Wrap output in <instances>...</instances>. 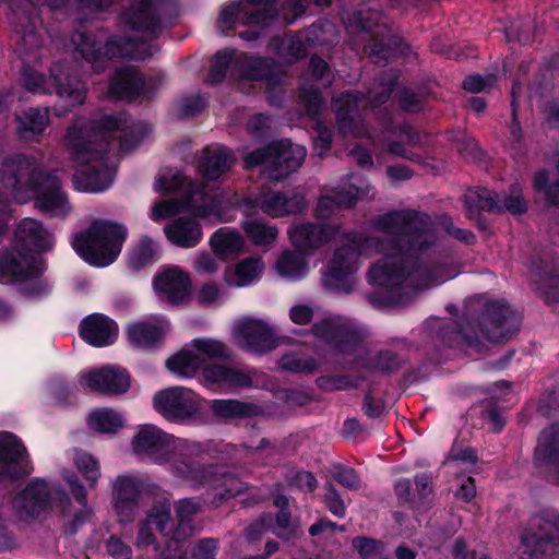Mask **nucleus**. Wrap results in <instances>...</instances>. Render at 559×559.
Masks as SVG:
<instances>
[{"mask_svg":"<svg viewBox=\"0 0 559 559\" xmlns=\"http://www.w3.org/2000/svg\"><path fill=\"white\" fill-rule=\"evenodd\" d=\"M376 225L390 238L379 241L388 253L368 271L369 283L379 288L369 300L381 307L400 306L406 301L404 282L428 274L420 255L432 246L430 217L413 209L392 210L380 215Z\"/></svg>","mask_w":559,"mask_h":559,"instance_id":"nucleus-1","label":"nucleus"},{"mask_svg":"<svg viewBox=\"0 0 559 559\" xmlns=\"http://www.w3.org/2000/svg\"><path fill=\"white\" fill-rule=\"evenodd\" d=\"M521 320L503 299H488L466 308L455 322H443L431 336L437 352L441 348H474L483 352L485 342L501 343L519 332Z\"/></svg>","mask_w":559,"mask_h":559,"instance_id":"nucleus-2","label":"nucleus"},{"mask_svg":"<svg viewBox=\"0 0 559 559\" xmlns=\"http://www.w3.org/2000/svg\"><path fill=\"white\" fill-rule=\"evenodd\" d=\"M200 451L216 462L203 464L192 459L182 460L176 464V472L179 477L188 481L193 488L205 487L216 490L214 502L217 506L247 490L246 484L236 474L227 469V466L235 465L238 462V449L235 444L209 440L200 444Z\"/></svg>","mask_w":559,"mask_h":559,"instance_id":"nucleus-3","label":"nucleus"},{"mask_svg":"<svg viewBox=\"0 0 559 559\" xmlns=\"http://www.w3.org/2000/svg\"><path fill=\"white\" fill-rule=\"evenodd\" d=\"M71 159L79 164L72 175V185L81 192L99 193L109 189L114 181V171L107 165L109 144L105 141L94 147V141L85 138L80 129L70 128L67 133Z\"/></svg>","mask_w":559,"mask_h":559,"instance_id":"nucleus-4","label":"nucleus"},{"mask_svg":"<svg viewBox=\"0 0 559 559\" xmlns=\"http://www.w3.org/2000/svg\"><path fill=\"white\" fill-rule=\"evenodd\" d=\"M127 237L128 229L124 225L108 219H95L85 231L74 236L72 248L90 265L105 267L118 259Z\"/></svg>","mask_w":559,"mask_h":559,"instance_id":"nucleus-5","label":"nucleus"},{"mask_svg":"<svg viewBox=\"0 0 559 559\" xmlns=\"http://www.w3.org/2000/svg\"><path fill=\"white\" fill-rule=\"evenodd\" d=\"M45 271V260L33 250L13 245L0 250V283L20 284L19 290L26 298L48 294L49 285L41 280Z\"/></svg>","mask_w":559,"mask_h":559,"instance_id":"nucleus-6","label":"nucleus"},{"mask_svg":"<svg viewBox=\"0 0 559 559\" xmlns=\"http://www.w3.org/2000/svg\"><path fill=\"white\" fill-rule=\"evenodd\" d=\"M21 74L25 90L31 93L50 94V87L53 88L60 102L53 106L55 115L58 117L66 116L72 108L85 102V83L76 74L64 71L59 66L50 69L49 78L29 66H23Z\"/></svg>","mask_w":559,"mask_h":559,"instance_id":"nucleus-7","label":"nucleus"},{"mask_svg":"<svg viewBox=\"0 0 559 559\" xmlns=\"http://www.w3.org/2000/svg\"><path fill=\"white\" fill-rule=\"evenodd\" d=\"M304 146L293 144L289 140L271 142L249 152L243 157V168L252 171L264 167V174L271 181L280 182L296 171L306 157Z\"/></svg>","mask_w":559,"mask_h":559,"instance_id":"nucleus-8","label":"nucleus"},{"mask_svg":"<svg viewBox=\"0 0 559 559\" xmlns=\"http://www.w3.org/2000/svg\"><path fill=\"white\" fill-rule=\"evenodd\" d=\"M118 15L121 24L131 31L156 39L167 26H174L179 16V2H129Z\"/></svg>","mask_w":559,"mask_h":559,"instance_id":"nucleus-9","label":"nucleus"},{"mask_svg":"<svg viewBox=\"0 0 559 559\" xmlns=\"http://www.w3.org/2000/svg\"><path fill=\"white\" fill-rule=\"evenodd\" d=\"M48 174L36 157L14 153L5 156L1 163L0 182L7 190H11L15 198L24 199Z\"/></svg>","mask_w":559,"mask_h":559,"instance_id":"nucleus-10","label":"nucleus"},{"mask_svg":"<svg viewBox=\"0 0 559 559\" xmlns=\"http://www.w3.org/2000/svg\"><path fill=\"white\" fill-rule=\"evenodd\" d=\"M367 239L359 236L335 249L322 275L323 286L332 292L349 294L354 286V274Z\"/></svg>","mask_w":559,"mask_h":559,"instance_id":"nucleus-11","label":"nucleus"},{"mask_svg":"<svg viewBox=\"0 0 559 559\" xmlns=\"http://www.w3.org/2000/svg\"><path fill=\"white\" fill-rule=\"evenodd\" d=\"M524 552L531 559H546L559 552V513L543 511L521 535Z\"/></svg>","mask_w":559,"mask_h":559,"instance_id":"nucleus-12","label":"nucleus"},{"mask_svg":"<svg viewBox=\"0 0 559 559\" xmlns=\"http://www.w3.org/2000/svg\"><path fill=\"white\" fill-rule=\"evenodd\" d=\"M9 11V21L17 35L16 46L25 53L43 46L44 38L37 28L39 2H3ZM51 10L63 8L67 2H40Z\"/></svg>","mask_w":559,"mask_h":559,"instance_id":"nucleus-13","label":"nucleus"},{"mask_svg":"<svg viewBox=\"0 0 559 559\" xmlns=\"http://www.w3.org/2000/svg\"><path fill=\"white\" fill-rule=\"evenodd\" d=\"M155 411L174 424H187L197 418L201 409L199 394L186 386H170L155 393Z\"/></svg>","mask_w":559,"mask_h":559,"instance_id":"nucleus-14","label":"nucleus"},{"mask_svg":"<svg viewBox=\"0 0 559 559\" xmlns=\"http://www.w3.org/2000/svg\"><path fill=\"white\" fill-rule=\"evenodd\" d=\"M33 464L29 454L14 433H0V481L11 483L23 479L32 474Z\"/></svg>","mask_w":559,"mask_h":559,"instance_id":"nucleus-15","label":"nucleus"},{"mask_svg":"<svg viewBox=\"0 0 559 559\" xmlns=\"http://www.w3.org/2000/svg\"><path fill=\"white\" fill-rule=\"evenodd\" d=\"M313 335L329 345L334 354L350 356L362 342L359 331L332 319H323L312 324Z\"/></svg>","mask_w":559,"mask_h":559,"instance_id":"nucleus-16","label":"nucleus"},{"mask_svg":"<svg viewBox=\"0 0 559 559\" xmlns=\"http://www.w3.org/2000/svg\"><path fill=\"white\" fill-rule=\"evenodd\" d=\"M262 5L246 14V23L261 28H283L301 17L307 7L305 2H261Z\"/></svg>","mask_w":559,"mask_h":559,"instance_id":"nucleus-17","label":"nucleus"},{"mask_svg":"<svg viewBox=\"0 0 559 559\" xmlns=\"http://www.w3.org/2000/svg\"><path fill=\"white\" fill-rule=\"evenodd\" d=\"M51 502L48 483L40 477L32 478L14 498V507L20 516L31 520L48 511Z\"/></svg>","mask_w":559,"mask_h":559,"instance_id":"nucleus-18","label":"nucleus"},{"mask_svg":"<svg viewBox=\"0 0 559 559\" xmlns=\"http://www.w3.org/2000/svg\"><path fill=\"white\" fill-rule=\"evenodd\" d=\"M144 481L134 476H118L114 485V509L120 523H131L140 508Z\"/></svg>","mask_w":559,"mask_h":559,"instance_id":"nucleus-19","label":"nucleus"},{"mask_svg":"<svg viewBox=\"0 0 559 559\" xmlns=\"http://www.w3.org/2000/svg\"><path fill=\"white\" fill-rule=\"evenodd\" d=\"M35 200V206L50 216L64 217L70 212L68 198L62 191L60 179L48 174L29 193Z\"/></svg>","mask_w":559,"mask_h":559,"instance_id":"nucleus-20","label":"nucleus"},{"mask_svg":"<svg viewBox=\"0 0 559 559\" xmlns=\"http://www.w3.org/2000/svg\"><path fill=\"white\" fill-rule=\"evenodd\" d=\"M360 102L361 97L353 91H344L332 99L331 108L342 133L360 136L364 132Z\"/></svg>","mask_w":559,"mask_h":559,"instance_id":"nucleus-21","label":"nucleus"},{"mask_svg":"<svg viewBox=\"0 0 559 559\" xmlns=\"http://www.w3.org/2000/svg\"><path fill=\"white\" fill-rule=\"evenodd\" d=\"M153 288L171 305H181L188 300L191 280L179 266H169L153 277Z\"/></svg>","mask_w":559,"mask_h":559,"instance_id":"nucleus-22","label":"nucleus"},{"mask_svg":"<svg viewBox=\"0 0 559 559\" xmlns=\"http://www.w3.org/2000/svg\"><path fill=\"white\" fill-rule=\"evenodd\" d=\"M200 382L210 390L249 389L253 386L250 373L219 364H204Z\"/></svg>","mask_w":559,"mask_h":559,"instance_id":"nucleus-23","label":"nucleus"},{"mask_svg":"<svg viewBox=\"0 0 559 559\" xmlns=\"http://www.w3.org/2000/svg\"><path fill=\"white\" fill-rule=\"evenodd\" d=\"M168 328V322L139 320L127 325L126 335L132 347L155 352L164 346Z\"/></svg>","mask_w":559,"mask_h":559,"instance_id":"nucleus-24","label":"nucleus"},{"mask_svg":"<svg viewBox=\"0 0 559 559\" xmlns=\"http://www.w3.org/2000/svg\"><path fill=\"white\" fill-rule=\"evenodd\" d=\"M81 382L91 390L106 394H123L130 388V376L126 369L105 366L84 374Z\"/></svg>","mask_w":559,"mask_h":559,"instance_id":"nucleus-25","label":"nucleus"},{"mask_svg":"<svg viewBox=\"0 0 559 559\" xmlns=\"http://www.w3.org/2000/svg\"><path fill=\"white\" fill-rule=\"evenodd\" d=\"M152 56L151 46L138 36L112 35L103 45L105 69L114 59L145 60Z\"/></svg>","mask_w":559,"mask_h":559,"instance_id":"nucleus-26","label":"nucleus"},{"mask_svg":"<svg viewBox=\"0 0 559 559\" xmlns=\"http://www.w3.org/2000/svg\"><path fill=\"white\" fill-rule=\"evenodd\" d=\"M118 324L103 313L86 316L79 325L80 337L94 347L112 345L118 338Z\"/></svg>","mask_w":559,"mask_h":559,"instance_id":"nucleus-27","label":"nucleus"},{"mask_svg":"<svg viewBox=\"0 0 559 559\" xmlns=\"http://www.w3.org/2000/svg\"><path fill=\"white\" fill-rule=\"evenodd\" d=\"M236 64L240 76L248 81H263L270 87L282 84L278 62L274 58L242 53Z\"/></svg>","mask_w":559,"mask_h":559,"instance_id":"nucleus-28","label":"nucleus"},{"mask_svg":"<svg viewBox=\"0 0 559 559\" xmlns=\"http://www.w3.org/2000/svg\"><path fill=\"white\" fill-rule=\"evenodd\" d=\"M257 205L267 216L284 217L302 212L307 207V200L299 191H267L257 200Z\"/></svg>","mask_w":559,"mask_h":559,"instance_id":"nucleus-29","label":"nucleus"},{"mask_svg":"<svg viewBox=\"0 0 559 559\" xmlns=\"http://www.w3.org/2000/svg\"><path fill=\"white\" fill-rule=\"evenodd\" d=\"M236 163L231 148L225 145L206 146L202 150L198 163L199 174L209 181H217L227 174Z\"/></svg>","mask_w":559,"mask_h":559,"instance_id":"nucleus-30","label":"nucleus"},{"mask_svg":"<svg viewBox=\"0 0 559 559\" xmlns=\"http://www.w3.org/2000/svg\"><path fill=\"white\" fill-rule=\"evenodd\" d=\"M174 437L155 425H143L133 437L134 453L152 459L163 457L171 448Z\"/></svg>","mask_w":559,"mask_h":559,"instance_id":"nucleus-31","label":"nucleus"},{"mask_svg":"<svg viewBox=\"0 0 559 559\" xmlns=\"http://www.w3.org/2000/svg\"><path fill=\"white\" fill-rule=\"evenodd\" d=\"M534 464L536 467H549L552 473L548 480L559 486V427L556 425L545 429L534 450Z\"/></svg>","mask_w":559,"mask_h":559,"instance_id":"nucleus-32","label":"nucleus"},{"mask_svg":"<svg viewBox=\"0 0 559 559\" xmlns=\"http://www.w3.org/2000/svg\"><path fill=\"white\" fill-rule=\"evenodd\" d=\"M238 336L245 341L248 352L264 354L277 346L274 332L260 319H247L237 329Z\"/></svg>","mask_w":559,"mask_h":559,"instance_id":"nucleus-33","label":"nucleus"},{"mask_svg":"<svg viewBox=\"0 0 559 559\" xmlns=\"http://www.w3.org/2000/svg\"><path fill=\"white\" fill-rule=\"evenodd\" d=\"M288 235L296 249L310 251L326 245L332 239L334 230L324 223L306 222L292 226Z\"/></svg>","mask_w":559,"mask_h":559,"instance_id":"nucleus-34","label":"nucleus"},{"mask_svg":"<svg viewBox=\"0 0 559 559\" xmlns=\"http://www.w3.org/2000/svg\"><path fill=\"white\" fill-rule=\"evenodd\" d=\"M13 246L33 250L39 255L40 252L51 249L52 241L50 234L44 229L40 222L26 217L16 227Z\"/></svg>","mask_w":559,"mask_h":559,"instance_id":"nucleus-35","label":"nucleus"},{"mask_svg":"<svg viewBox=\"0 0 559 559\" xmlns=\"http://www.w3.org/2000/svg\"><path fill=\"white\" fill-rule=\"evenodd\" d=\"M145 78L133 69H118L109 80L108 92L119 100H135L144 94Z\"/></svg>","mask_w":559,"mask_h":559,"instance_id":"nucleus-36","label":"nucleus"},{"mask_svg":"<svg viewBox=\"0 0 559 559\" xmlns=\"http://www.w3.org/2000/svg\"><path fill=\"white\" fill-rule=\"evenodd\" d=\"M167 240L179 248L197 247L203 237L202 225L193 217L181 216L164 226Z\"/></svg>","mask_w":559,"mask_h":559,"instance_id":"nucleus-37","label":"nucleus"},{"mask_svg":"<svg viewBox=\"0 0 559 559\" xmlns=\"http://www.w3.org/2000/svg\"><path fill=\"white\" fill-rule=\"evenodd\" d=\"M367 49L372 62L379 66H386L392 60L406 57L411 46L397 35H390L386 38L372 36Z\"/></svg>","mask_w":559,"mask_h":559,"instance_id":"nucleus-38","label":"nucleus"},{"mask_svg":"<svg viewBox=\"0 0 559 559\" xmlns=\"http://www.w3.org/2000/svg\"><path fill=\"white\" fill-rule=\"evenodd\" d=\"M144 520L150 521L163 536H170L171 540L179 542L182 538L179 528H174L171 503L166 497L154 500Z\"/></svg>","mask_w":559,"mask_h":559,"instance_id":"nucleus-39","label":"nucleus"},{"mask_svg":"<svg viewBox=\"0 0 559 559\" xmlns=\"http://www.w3.org/2000/svg\"><path fill=\"white\" fill-rule=\"evenodd\" d=\"M162 255L159 245L150 236L143 235L128 252V267L139 272L155 264Z\"/></svg>","mask_w":559,"mask_h":559,"instance_id":"nucleus-40","label":"nucleus"},{"mask_svg":"<svg viewBox=\"0 0 559 559\" xmlns=\"http://www.w3.org/2000/svg\"><path fill=\"white\" fill-rule=\"evenodd\" d=\"M263 271V262L259 258H246L236 264L234 270L227 267L224 280L228 286L246 287L258 281Z\"/></svg>","mask_w":559,"mask_h":559,"instance_id":"nucleus-41","label":"nucleus"},{"mask_svg":"<svg viewBox=\"0 0 559 559\" xmlns=\"http://www.w3.org/2000/svg\"><path fill=\"white\" fill-rule=\"evenodd\" d=\"M209 243L213 253L225 260L242 250L243 238L236 229L221 227L212 234Z\"/></svg>","mask_w":559,"mask_h":559,"instance_id":"nucleus-42","label":"nucleus"},{"mask_svg":"<svg viewBox=\"0 0 559 559\" xmlns=\"http://www.w3.org/2000/svg\"><path fill=\"white\" fill-rule=\"evenodd\" d=\"M203 360L190 349H181L166 360L168 371L180 379L194 378L202 372Z\"/></svg>","mask_w":559,"mask_h":559,"instance_id":"nucleus-43","label":"nucleus"},{"mask_svg":"<svg viewBox=\"0 0 559 559\" xmlns=\"http://www.w3.org/2000/svg\"><path fill=\"white\" fill-rule=\"evenodd\" d=\"M497 194L485 187H474L468 189L463 195L465 213L488 212L497 214L500 212Z\"/></svg>","mask_w":559,"mask_h":559,"instance_id":"nucleus-44","label":"nucleus"},{"mask_svg":"<svg viewBox=\"0 0 559 559\" xmlns=\"http://www.w3.org/2000/svg\"><path fill=\"white\" fill-rule=\"evenodd\" d=\"M72 41L81 57L92 64L94 72L102 73L105 71L104 58L102 57L103 45L94 36L86 32H76L72 36Z\"/></svg>","mask_w":559,"mask_h":559,"instance_id":"nucleus-45","label":"nucleus"},{"mask_svg":"<svg viewBox=\"0 0 559 559\" xmlns=\"http://www.w3.org/2000/svg\"><path fill=\"white\" fill-rule=\"evenodd\" d=\"M211 408L215 416L225 419L253 418L261 413L257 404L238 400H213Z\"/></svg>","mask_w":559,"mask_h":559,"instance_id":"nucleus-46","label":"nucleus"},{"mask_svg":"<svg viewBox=\"0 0 559 559\" xmlns=\"http://www.w3.org/2000/svg\"><path fill=\"white\" fill-rule=\"evenodd\" d=\"M17 131L22 138L40 135L49 124V109L47 107H31L16 116Z\"/></svg>","mask_w":559,"mask_h":559,"instance_id":"nucleus-47","label":"nucleus"},{"mask_svg":"<svg viewBox=\"0 0 559 559\" xmlns=\"http://www.w3.org/2000/svg\"><path fill=\"white\" fill-rule=\"evenodd\" d=\"M243 3L245 2H230L229 5L221 11L216 20V27L221 36H227L229 31H233L238 23L247 26H255L254 24L246 23V14L252 12L254 9L246 10ZM249 3L252 4L251 2Z\"/></svg>","mask_w":559,"mask_h":559,"instance_id":"nucleus-48","label":"nucleus"},{"mask_svg":"<svg viewBox=\"0 0 559 559\" xmlns=\"http://www.w3.org/2000/svg\"><path fill=\"white\" fill-rule=\"evenodd\" d=\"M126 115L116 112L111 115H102L91 121L93 138H99V143L94 147H99L105 141L110 145V133L123 129Z\"/></svg>","mask_w":559,"mask_h":559,"instance_id":"nucleus-49","label":"nucleus"},{"mask_svg":"<svg viewBox=\"0 0 559 559\" xmlns=\"http://www.w3.org/2000/svg\"><path fill=\"white\" fill-rule=\"evenodd\" d=\"M87 425L90 429L99 433H116L123 427V419L115 411L103 408L90 413Z\"/></svg>","mask_w":559,"mask_h":559,"instance_id":"nucleus-50","label":"nucleus"},{"mask_svg":"<svg viewBox=\"0 0 559 559\" xmlns=\"http://www.w3.org/2000/svg\"><path fill=\"white\" fill-rule=\"evenodd\" d=\"M234 61L235 50L223 49L216 51L211 59L210 69L204 82L210 86H215L222 83Z\"/></svg>","mask_w":559,"mask_h":559,"instance_id":"nucleus-51","label":"nucleus"},{"mask_svg":"<svg viewBox=\"0 0 559 559\" xmlns=\"http://www.w3.org/2000/svg\"><path fill=\"white\" fill-rule=\"evenodd\" d=\"M402 357L391 349H381L369 356L365 362V368L370 371H379L390 374L403 367Z\"/></svg>","mask_w":559,"mask_h":559,"instance_id":"nucleus-52","label":"nucleus"},{"mask_svg":"<svg viewBox=\"0 0 559 559\" xmlns=\"http://www.w3.org/2000/svg\"><path fill=\"white\" fill-rule=\"evenodd\" d=\"M241 228L255 246L271 245L276 240L278 235L276 226H271L257 219L243 221Z\"/></svg>","mask_w":559,"mask_h":559,"instance_id":"nucleus-53","label":"nucleus"},{"mask_svg":"<svg viewBox=\"0 0 559 559\" xmlns=\"http://www.w3.org/2000/svg\"><path fill=\"white\" fill-rule=\"evenodd\" d=\"M276 269L282 276L300 280L307 273V263L300 253L286 250L280 255Z\"/></svg>","mask_w":559,"mask_h":559,"instance_id":"nucleus-54","label":"nucleus"},{"mask_svg":"<svg viewBox=\"0 0 559 559\" xmlns=\"http://www.w3.org/2000/svg\"><path fill=\"white\" fill-rule=\"evenodd\" d=\"M272 45L277 55L289 60H298L307 55L306 46L298 35L274 36Z\"/></svg>","mask_w":559,"mask_h":559,"instance_id":"nucleus-55","label":"nucleus"},{"mask_svg":"<svg viewBox=\"0 0 559 559\" xmlns=\"http://www.w3.org/2000/svg\"><path fill=\"white\" fill-rule=\"evenodd\" d=\"M356 192H337L334 197H322L319 199L317 212L320 217H326L331 214V205L336 204L343 207H354L357 201L364 197L361 189L356 188Z\"/></svg>","mask_w":559,"mask_h":559,"instance_id":"nucleus-56","label":"nucleus"},{"mask_svg":"<svg viewBox=\"0 0 559 559\" xmlns=\"http://www.w3.org/2000/svg\"><path fill=\"white\" fill-rule=\"evenodd\" d=\"M533 189L543 193L549 206L559 209V180L549 181V170L542 168L533 176Z\"/></svg>","mask_w":559,"mask_h":559,"instance_id":"nucleus-57","label":"nucleus"},{"mask_svg":"<svg viewBox=\"0 0 559 559\" xmlns=\"http://www.w3.org/2000/svg\"><path fill=\"white\" fill-rule=\"evenodd\" d=\"M499 207L500 212L498 214L508 212L511 215L519 216L527 212L528 204L520 183L510 185L508 194L503 198L502 203L499 202Z\"/></svg>","mask_w":559,"mask_h":559,"instance_id":"nucleus-58","label":"nucleus"},{"mask_svg":"<svg viewBox=\"0 0 559 559\" xmlns=\"http://www.w3.org/2000/svg\"><path fill=\"white\" fill-rule=\"evenodd\" d=\"M191 345L200 354L211 359L229 360L231 358L230 348L218 340L195 338L191 342Z\"/></svg>","mask_w":559,"mask_h":559,"instance_id":"nucleus-59","label":"nucleus"},{"mask_svg":"<svg viewBox=\"0 0 559 559\" xmlns=\"http://www.w3.org/2000/svg\"><path fill=\"white\" fill-rule=\"evenodd\" d=\"M507 38L510 41H518L521 45H528L535 38V25L530 16L513 22L507 29Z\"/></svg>","mask_w":559,"mask_h":559,"instance_id":"nucleus-60","label":"nucleus"},{"mask_svg":"<svg viewBox=\"0 0 559 559\" xmlns=\"http://www.w3.org/2000/svg\"><path fill=\"white\" fill-rule=\"evenodd\" d=\"M75 466L88 486L95 488L100 477L98 461L92 454L83 452L75 457Z\"/></svg>","mask_w":559,"mask_h":559,"instance_id":"nucleus-61","label":"nucleus"},{"mask_svg":"<svg viewBox=\"0 0 559 559\" xmlns=\"http://www.w3.org/2000/svg\"><path fill=\"white\" fill-rule=\"evenodd\" d=\"M312 132L313 150L320 158H323L332 146L333 131L323 122L317 121Z\"/></svg>","mask_w":559,"mask_h":559,"instance_id":"nucleus-62","label":"nucleus"},{"mask_svg":"<svg viewBox=\"0 0 559 559\" xmlns=\"http://www.w3.org/2000/svg\"><path fill=\"white\" fill-rule=\"evenodd\" d=\"M151 132V127L145 122H136L123 130L120 140L121 150H131L136 147Z\"/></svg>","mask_w":559,"mask_h":559,"instance_id":"nucleus-63","label":"nucleus"},{"mask_svg":"<svg viewBox=\"0 0 559 559\" xmlns=\"http://www.w3.org/2000/svg\"><path fill=\"white\" fill-rule=\"evenodd\" d=\"M273 521L275 525L270 524V531L280 539L287 542L295 535L290 510H278L273 516Z\"/></svg>","mask_w":559,"mask_h":559,"instance_id":"nucleus-64","label":"nucleus"}]
</instances>
